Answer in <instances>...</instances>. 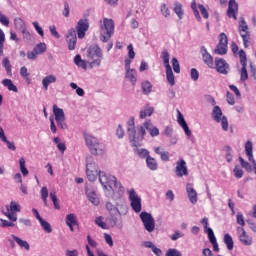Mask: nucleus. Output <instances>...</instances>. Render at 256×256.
Returning <instances> with one entry per match:
<instances>
[{
	"mask_svg": "<svg viewBox=\"0 0 256 256\" xmlns=\"http://www.w3.org/2000/svg\"><path fill=\"white\" fill-rule=\"evenodd\" d=\"M175 175L176 177H186L189 175V171L187 170V162H185L183 159L176 162Z\"/></svg>",
	"mask_w": 256,
	"mask_h": 256,
	"instance_id": "obj_13",
	"label": "nucleus"
},
{
	"mask_svg": "<svg viewBox=\"0 0 256 256\" xmlns=\"http://www.w3.org/2000/svg\"><path fill=\"white\" fill-rule=\"evenodd\" d=\"M19 165L22 175H24V177H27V175H29V170H27V168L25 167V158H20Z\"/></svg>",
	"mask_w": 256,
	"mask_h": 256,
	"instance_id": "obj_48",
	"label": "nucleus"
},
{
	"mask_svg": "<svg viewBox=\"0 0 256 256\" xmlns=\"http://www.w3.org/2000/svg\"><path fill=\"white\" fill-rule=\"evenodd\" d=\"M198 9L200 10V13L204 19H209V12H207V8H205L204 5L199 4Z\"/></svg>",
	"mask_w": 256,
	"mask_h": 256,
	"instance_id": "obj_55",
	"label": "nucleus"
},
{
	"mask_svg": "<svg viewBox=\"0 0 256 256\" xmlns=\"http://www.w3.org/2000/svg\"><path fill=\"white\" fill-rule=\"evenodd\" d=\"M129 59H135V50H133V44L127 46Z\"/></svg>",
	"mask_w": 256,
	"mask_h": 256,
	"instance_id": "obj_63",
	"label": "nucleus"
},
{
	"mask_svg": "<svg viewBox=\"0 0 256 256\" xmlns=\"http://www.w3.org/2000/svg\"><path fill=\"white\" fill-rule=\"evenodd\" d=\"M19 165L22 175H24V177H27V175H29V170H27V168L25 167V158H20Z\"/></svg>",
	"mask_w": 256,
	"mask_h": 256,
	"instance_id": "obj_49",
	"label": "nucleus"
},
{
	"mask_svg": "<svg viewBox=\"0 0 256 256\" xmlns=\"http://www.w3.org/2000/svg\"><path fill=\"white\" fill-rule=\"evenodd\" d=\"M87 57L90 62V67H99L101 61L103 60V52L101 47L98 45H93L88 48Z\"/></svg>",
	"mask_w": 256,
	"mask_h": 256,
	"instance_id": "obj_2",
	"label": "nucleus"
},
{
	"mask_svg": "<svg viewBox=\"0 0 256 256\" xmlns=\"http://www.w3.org/2000/svg\"><path fill=\"white\" fill-rule=\"evenodd\" d=\"M99 169L97 167V163L90 162L86 164V175L88 181H97V177H99Z\"/></svg>",
	"mask_w": 256,
	"mask_h": 256,
	"instance_id": "obj_9",
	"label": "nucleus"
},
{
	"mask_svg": "<svg viewBox=\"0 0 256 256\" xmlns=\"http://www.w3.org/2000/svg\"><path fill=\"white\" fill-rule=\"evenodd\" d=\"M233 171H234V177H236V179H241L243 177V169H241L239 165L235 166Z\"/></svg>",
	"mask_w": 256,
	"mask_h": 256,
	"instance_id": "obj_54",
	"label": "nucleus"
},
{
	"mask_svg": "<svg viewBox=\"0 0 256 256\" xmlns=\"http://www.w3.org/2000/svg\"><path fill=\"white\" fill-rule=\"evenodd\" d=\"M151 91H153V85H151V82L149 81L142 82V92L144 93V95L151 94Z\"/></svg>",
	"mask_w": 256,
	"mask_h": 256,
	"instance_id": "obj_41",
	"label": "nucleus"
},
{
	"mask_svg": "<svg viewBox=\"0 0 256 256\" xmlns=\"http://www.w3.org/2000/svg\"><path fill=\"white\" fill-rule=\"evenodd\" d=\"M160 9H161V13H162V15H164V17L171 16V11L169 10V7H167V4H162Z\"/></svg>",
	"mask_w": 256,
	"mask_h": 256,
	"instance_id": "obj_57",
	"label": "nucleus"
},
{
	"mask_svg": "<svg viewBox=\"0 0 256 256\" xmlns=\"http://www.w3.org/2000/svg\"><path fill=\"white\" fill-rule=\"evenodd\" d=\"M208 239L213 246V251L219 253V244L217 243V238H215V233H213V229L211 228H208Z\"/></svg>",
	"mask_w": 256,
	"mask_h": 256,
	"instance_id": "obj_23",
	"label": "nucleus"
},
{
	"mask_svg": "<svg viewBox=\"0 0 256 256\" xmlns=\"http://www.w3.org/2000/svg\"><path fill=\"white\" fill-rule=\"evenodd\" d=\"M237 233H238L239 241L242 245H245L246 247L253 245V238L247 235L245 228L241 226L237 227Z\"/></svg>",
	"mask_w": 256,
	"mask_h": 256,
	"instance_id": "obj_11",
	"label": "nucleus"
},
{
	"mask_svg": "<svg viewBox=\"0 0 256 256\" xmlns=\"http://www.w3.org/2000/svg\"><path fill=\"white\" fill-rule=\"evenodd\" d=\"M95 223L98 227H101V229H107V223L103 221V217L100 216L96 218Z\"/></svg>",
	"mask_w": 256,
	"mask_h": 256,
	"instance_id": "obj_59",
	"label": "nucleus"
},
{
	"mask_svg": "<svg viewBox=\"0 0 256 256\" xmlns=\"http://www.w3.org/2000/svg\"><path fill=\"white\" fill-rule=\"evenodd\" d=\"M237 13H239V4L235 0H230L228 3L227 17L237 21Z\"/></svg>",
	"mask_w": 256,
	"mask_h": 256,
	"instance_id": "obj_16",
	"label": "nucleus"
},
{
	"mask_svg": "<svg viewBox=\"0 0 256 256\" xmlns=\"http://www.w3.org/2000/svg\"><path fill=\"white\" fill-rule=\"evenodd\" d=\"M115 33V22L113 19L104 18L100 26V39L103 43H107L111 39V35Z\"/></svg>",
	"mask_w": 256,
	"mask_h": 256,
	"instance_id": "obj_1",
	"label": "nucleus"
},
{
	"mask_svg": "<svg viewBox=\"0 0 256 256\" xmlns=\"http://www.w3.org/2000/svg\"><path fill=\"white\" fill-rule=\"evenodd\" d=\"M39 223L45 231V233H51L53 231V228H51V224L45 221L44 219H40Z\"/></svg>",
	"mask_w": 256,
	"mask_h": 256,
	"instance_id": "obj_45",
	"label": "nucleus"
},
{
	"mask_svg": "<svg viewBox=\"0 0 256 256\" xmlns=\"http://www.w3.org/2000/svg\"><path fill=\"white\" fill-rule=\"evenodd\" d=\"M239 161H240V165L243 169H245V171H247L248 173H251V171H253V167L251 166V164L247 161H245V159H243V157H239Z\"/></svg>",
	"mask_w": 256,
	"mask_h": 256,
	"instance_id": "obj_42",
	"label": "nucleus"
},
{
	"mask_svg": "<svg viewBox=\"0 0 256 256\" xmlns=\"http://www.w3.org/2000/svg\"><path fill=\"white\" fill-rule=\"evenodd\" d=\"M166 256H183V254H181L179 250L175 248H170L166 251Z\"/></svg>",
	"mask_w": 256,
	"mask_h": 256,
	"instance_id": "obj_56",
	"label": "nucleus"
},
{
	"mask_svg": "<svg viewBox=\"0 0 256 256\" xmlns=\"http://www.w3.org/2000/svg\"><path fill=\"white\" fill-rule=\"evenodd\" d=\"M169 52L167 50L162 51L161 59L163 60L165 69L171 67V64H169Z\"/></svg>",
	"mask_w": 256,
	"mask_h": 256,
	"instance_id": "obj_44",
	"label": "nucleus"
},
{
	"mask_svg": "<svg viewBox=\"0 0 256 256\" xmlns=\"http://www.w3.org/2000/svg\"><path fill=\"white\" fill-rule=\"evenodd\" d=\"M106 209L109 211L111 217H112V225H117V222L119 221L117 219V215L120 216L121 212H119V208H117L113 203L107 202L106 203Z\"/></svg>",
	"mask_w": 256,
	"mask_h": 256,
	"instance_id": "obj_18",
	"label": "nucleus"
},
{
	"mask_svg": "<svg viewBox=\"0 0 256 256\" xmlns=\"http://www.w3.org/2000/svg\"><path fill=\"white\" fill-rule=\"evenodd\" d=\"M236 221L238 225H241V227H245V218L243 217V214L241 212H238L236 216Z\"/></svg>",
	"mask_w": 256,
	"mask_h": 256,
	"instance_id": "obj_60",
	"label": "nucleus"
},
{
	"mask_svg": "<svg viewBox=\"0 0 256 256\" xmlns=\"http://www.w3.org/2000/svg\"><path fill=\"white\" fill-rule=\"evenodd\" d=\"M144 127L147 129V131H149L151 137H157L159 135V128L153 126L151 120L146 121L144 123Z\"/></svg>",
	"mask_w": 256,
	"mask_h": 256,
	"instance_id": "obj_25",
	"label": "nucleus"
},
{
	"mask_svg": "<svg viewBox=\"0 0 256 256\" xmlns=\"http://www.w3.org/2000/svg\"><path fill=\"white\" fill-rule=\"evenodd\" d=\"M174 13H176L178 19H183V15H185V12H183V4H181V2H175Z\"/></svg>",
	"mask_w": 256,
	"mask_h": 256,
	"instance_id": "obj_31",
	"label": "nucleus"
},
{
	"mask_svg": "<svg viewBox=\"0 0 256 256\" xmlns=\"http://www.w3.org/2000/svg\"><path fill=\"white\" fill-rule=\"evenodd\" d=\"M224 243L228 251H233L234 243H233V237H231V234L224 235Z\"/></svg>",
	"mask_w": 256,
	"mask_h": 256,
	"instance_id": "obj_36",
	"label": "nucleus"
},
{
	"mask_svg": "<svg viewBox=\"0 0 256 256\" xmlns=\"http://www.w3.org/2000/svg\"><path fill=\"white\" fill-rule=\"evenodd\" d=\"M56 81H57V77H55V75H48L44 77L42 80V85L45 91L49 89V85H51V83H55Z\"/></svg>",
	"mask_w": 256,
	"mask_h": 256,
	"instance_id": "obj_26",
	"label": "nucleus"
},
{
	"mask_svg": "<svg viewBox=\"0 0 256 256\" xmlns=\"http://www.w3.org/2000/svg\"><path fill=\"white\" fill-rule=\"evenodd\" d=\"M220 123L223 131H229V122L226 116H223L222 118H220Z\"/></svg>",
	"mask_w": 256,
	"mask_h": 256,
	"instance_id": "obj_53",
	"label": "nucleus"
},
{
	"mask_svg": "<svg viewBox=\"0 0 256 256\" xmlns=\"http://www.w3.org/2000/svg\"><path fill=\"white\" fill-rule=\"evenodd\" d=\"M84 141L88 149L95 147L99 143V138L93 136V134L83 132Z\"/></svg>",
	"mask_w": 256,
	"mask_h": 256,
	"instance_id": "obj_20",
	"label": "nucleus"
},
{
	"mask_svg": "<svg viewBox=\"0 0 256 256\" xmlns=\"http://www.w3.org/2000/svg\"><path fill=\"white\" fill-rule=\"evenodd\" d=\"M2 85H4V87H7L8 91H14V93H17V86L13 84V81H11V79H4L2 81Z\"/></svg>",
	"mask_w": 256,
	"mask_h": 256,
	"instance_id": "obj_37",
	"label": "nucleus"
},
{
	"mask_svg": "<svg viewBox=\"0 0 256 256\" xmlns=\"http://www.w3.org/2000/svg\"><path fill=\"white\" fill-rule=\"evenodd\" d=\"M0 23L5 27H9V18H7V16L3 15V13L1 12H0Z\"/></svg>",
	"mask_w": 256,
	"mask_h": 256,
	"instance_id": "obj_62",
	"label": "nucleus"
},
{
	"mask_svg": "<svg viewBox=\"0 0 256 256\" xmlns=\"http://www.w3.org/2000/svg\"><path fill=\"white\" fill-rule=\"evenodd\" d=\"M112 177L115 176L107 175L105 172H99V182L101 183L102 187H104V189H107V187H111V183H113Z\"/></svg>",
	"mask_w": 256,
	"mask_h": 256,
	"instance_id": "obj_19",
	"label": "nucleus"
},
{
	"mask_svg": "<svg viewBox=\"0 0 256 256\" xmlns=\"http://www.w3.org/2000/svg\"><path fill=\"white\" fill-rule=\"evenodd\" d=\"M226 99L229 105H233L235 103V96H233L229 91L226 93Z\"/></svg>",
	"mask_w": 256,
	"mask_h": 256,
	"instance_id": "obj_64",
	"label": "nucleus"
},
{
	"mask_svg": "<svg viewBox=\"0 0 256 256\" xmlns=\"http://www.w3.org/2000/svg\"><path fill=\"white\" fill-rule=\"evenodd\" d=\"M140 219L148 233H153V231H155V219L151 214L148 212H142L140 213Z\"/></svg>",
	"mask_w": 256,
	"mask_h": 256,
	"instance_id": "obj_7",
	"label": "nucleus"
},
{
	"mask_svg": "<svg viewBox=\"0 0 256 256\" xmlns=\"http://www.w3.org/2000/svg\"><path fill=\"white\" fill-rule=\"evenodd\" d=\"M166 79L171 87L175 85V75L173 74V69L171 67L166 68Z\"/></svg>",
	"mask_w": 256,
	"mask_h": 256,
	"instance_id": "obj_35",
	"label": "nucleus"
},
{
	"mask_svg": "<svg viewBox=\"0 0 256 256\" xmlns=\"http://www.w3.org/2000/svg\"><path fill=\"white\" fill-rule=\"evenodd\" d=\"M155 111L153 107H146L144 110L140 111V119H145L146 117H151Z\"/></svg>",
	"mask_w": 256,
	"mask_h": 256,
	"instance_id": "obj_39",
	"label": "nucleus"
},
{
	"mask_svg": "<svg viewBox=\"0 0 256 256\" xmlns=\"http://www.w3.org/2000/svg\"><path fill=\"white\" fill-rule=\"evenodd\" d=\"M156 155H160L162 161H169V152H162L161 147L155 148Z\"/></svg>",
	"mask_w": 256,
	"mask_h": 256,
	"instance_id": "obj_46",
	"label": "nucleus"
},
{
	"mask_svg": "<svg viewBox=\"0 0 256 256\" xmlns=\"http://www.w3.org/2000/svg\"><path fill=\"white\" fill-rule=\"evenodd\" d=\"M229 43V40L227 38V34L220 33L219 35V43L216 46L215 53L216 55H227V45Z\"/></svg>",
	"mask_w": 256,
	"mask_h": 256,
	"instance_id": "obj_8",
	"label": "nucleus"
},
{
	"mask_svg": "<svg viewBox=\"0 0 256 256\" xmlns=\"http://www.w3.org/2000/svg\"><path fill=\"white\" fill-rule=\"evenodd\" d=\"M50 199L52 200V203H53L55 209H57V210L61 209V205L59 204V199H57V193L51 192Z\"/></svg>",
	"mask_w": 256,
	"mask_h": 256,
	"instance_id": "obj_47",
	"label": "nucleus"
},
{
	"mask_svg": "<svg viewBox=\"0 0 256 256\" xmlns=\"http://www.w3.org/2000/svg\"><path fill=\"white\" fill-rule=\"evenodd\" d=\"M126 79L131 81L132 85H135L137 83V72L135 69H126Z\"/></svg>",
	"mask_w": 256,
	"mask_h": 256,
	"instance_id": "obj_28",
	"label": "nucleus"
},
{
	"mask_svg": "<svg viewBox=\"0 0 256 256\" xmlns=\"http://www.w3.org/2000/svg\"><path fill=\"white\" fill-rule=\"evenodd\" d=\"M112 183H114L115 191H118L119 195H123L125 193V187L121 182L117 181V177H112Z\"/></svg>",
	"mask_w": 256,
	"mask_h": 256,
	"instance_id": "obj_30",
	"label": "nucleus"
},
{
	"mask_svg": "<svg viewBox=\"0 0 256 256\" xmlns=\"http://www.w3.org/2000/svg\"><path fill=\"white\" fill-rule=\"evenodd\" d=\"M6 209L11 213H19L21 211V206H19V203L12 201L9 206H6Z\"/></svg>",
	"mask_w": 256,
	"mask_h": 256,
	"instance_id": "obj_38",
	"label": "nucleus"
},
{
	"mask_svg": "<svg viewBox=\"0 0 256 256\" xmlns=\"http://www.w3.org/2000/svg\"><path fill=\"white\" fill-rule=\"evenodd\" d=\"M186 193L188 195L190 203H192V205H195L198 199H197V191L194 189L193 184L188 183L186 185Z\"/></svg>",
	"mask_w": 256,
	"mask_h": 256,
	"instance_id": "obj_21",
	"label": "nucleus"
},
{
	"mask_svg": "<svg viewBox=\"0 0 256 256\" xmlns=\"http://www.w3.org/2000/svg\"><path fill=\"white\" fill-rule=\"evenodd\" d=\"M223 116V111L221 110V107L214 106L212 111V117L216 123H221V117Z\"/></svg>",
	"mask_w": 256,
	"mask_h": 256,
	"instance_id": "obj_27",
	"label": "nucleus"
},
{
	"mask_svg": "<svg viewBox=\"0 0 256 256\" xmlns=\"http://www.w3.org/2000/svg\"><path fill=\"white\" fill-rule=\"evenodd\" d=\"M78 39H84L85 33L89 31V19H80L76 26Z\"/></svg>",
	"mask_w": 256,
	"mask_h": 256,
	"instance_id": "obj_10",
	"label": "nucleus"
},
{
	"mask_svg": "<svg viewBox=\"0 0 256 256\" xmlns=\"http://www.w3.org/2000/svg\"><path fill=\"white\" fill-rule=\"evenodd\" d=\"M178 113V117H177V121H178V125L183 126L185 124H187V122L185 121V118L183 117V114L181 113V111L177 110Z\"/></svg>",
	"mask_w": 256,
	"mask_h": 256,
	"instance_id": "obj_61",
	"label": "nucleus"
},
{
	"mask_svg": "<svg viewBox=\"0 0 256 256\" xmlns=\"http://www.w3.org/2000/svg\"><path fill=\"white\" fill-rule=\"evenodd\" d=\"M238 31L240 33V37L243 40L245 49H248L249 45H251V32L249 31L247 22H245V18H240Z\"/></svg>",
	"mask_w": 256,
	"mask_h": 256,
	"instance_id": "obj_3",
	"label": "nucleus"
},
{
	"mask_svg": "<svg viewBox=\"0 0 256 256\" xmlns=\"http://www.w3.org/2000/svg\"><path fill=\"white\" fill-rule=\"evenodd\" d=\"M147 167L150 168L151 171H157L159 165L157 164V160L155 158L148 156L146 158Z\"/></svg>",
	"mask_w": 256,
	"mask_h": 256,
	"instance_id": "obj_29",
	"label": "nucleus"
},
{
	"mask_svg": "<svg viewBox=\"0 0 256 256\" xmlns=\"http://www.w3.org/2000/svg\"><path fill=\"white\" fill-rule=\"evenodd\" d=\"M5 47V32L0 29V57H3V49Z\"/></svg>",
	"mask_w": 256,
	"mask_h": 256,
	"instance_id": "obj_50",
	"label": "nucleus"
},
{
	"mask_svg": "<svg viewBox=\"0 0 256 256\" xmlns=\"http://www.w3.org/2000/svg\"><path fill=\"white\" fill-rule=\"evenodd\" d=\"M200 53L202 55V60L204 61L205 65L209 67L210 69H213L215 66V63L213 62V56L207 51V48L205 46H202L200 49Z\"/></svg>",
	"mask_w": 256,
	"mask_h": 256,
	"instance_id": "obj_17",
	"label": "nucleus"
},
{
	"mask_svg": "<svg viewBox=\"0 0 256 256\" xmlns=\"http://www.w3.org/2000/svg\"><path fill=\"white\" fill-rule=\"evenodd\" d=\"M47 197H49V190L47 189V187L44 186L41 189V198H42V200L44 202L45 207L48 206V204H47Z\"/></svg>",
	"mask_w": 256,
	"mask_h": 256,
	"instance_id": "obj_51",
	"label": "nucleus"
},
{
	"mask_svg": "<svg viewBox=\"0 0 256 256\" xmlns=\"http://www.w3.org/2000/svg\"><path fill=\"white\" fill-rule=\"evenodd\" d=\"M53 115L60 129H63V130L69 129V126H67V123L65 122V111H63L62 108H58L57 104L53 105Z\"/></svg>",
	"mask_w": 256,
	"mask_h": 256,
	"instance_id": "obj_5",
	"label": "nucleus"
},
{
	"mask_svg": "<svg viewBox=\"0 0 256 256\" xmlns=\"http://www.w3.org/2000/svg\"><path fill=\"white\" fill-rule=\"evenodd\" d=\"M128 199L130 201V207H132L135 213H141V197L137 194L135 189L131 188L128 190Z\"/></svg>",
	"mask_w": 256,
	"mask_h": 256,
	"instance_id": "obj_4",
	"label": "nucleus"
},
{
	"mask_svg": "<svg viewBox=\"0 0 256 256\" xmlns=\"http://www.w3.org/2000/svg\"><path fill=\"white\" fill-rule=\"evenodd\" d=\"M215 69L218 73L222 75H227L229 73V65L227 61L223 58H216L215 59Z\"/></svg>",
	"mask_w": 256,
	"mask_h": 256,
	"instance_id": "obj_15",
	"label": "nucleus"
},
{
	"mask_svg": "<svg viewBox=\"0 0 256 256\" xmlns=\"http://www.w3.org/2000/svg\"><path fill=\"white\" fill-rule=\"evenodd\" d=\"M16 213L17 212H9V211H7L6 213H4V215L6 217H8V219L10 221H12V223H15V221H17V214Z\"/></svg>",
	"mask_w": 256,
	"mask_h": 256,
	"instance_id": "obj_58",
	"label": "nucleus"
},
{
	"mask_svg": "<svg viewBox=\"0 0 256 256\" xmlns=\"http://www.w3.org/2000/svg\"><path fill=\"white\" fill-rule=\"evenodd\" d=\"M145 135H147V132L145 131V124H143V126H138L137 129L135 130L134 137H129L133 147H137L135 141H143Z\"/></svg>",
	"mask_w": 256,
	"mask_h": 256,
	"instance_id": "obj_12",
	"label": "nucleus"
},
{
	"mask_svg": "<svg viewBox=\"0 0 256 256\" xmlns=\"http://www.w3.org/2000/svg\"><path fill=\"white\" fill-rule=\"evenodd\" d=\"M128 135L129 137H134L135 138V118H130L128 120Z\"/></svg>",
	"mask_w": 256,
	"mask_h": 256,
	"instance_id": "obj_34",
	"label": "nucleus"
},
{
	"mask_svg": "<svg viewBox=\"0 0 256 256\" xmlns=\"http://www.w3.org/2000/svg\"><path fill=\"white\" fill-rule=\"evenodd\" d=\"M85 191L89 201L92 202V205H99V197H97V193L89 188H85Z\"/></svg>",
	"mask_w": 256,
	"mask_h": 256,
	"instance_id": "obj_24",
	"label": "nucleus"
},
{
	"mask_svg": "<svg viewBox=\"0 0 256 256\" xmlns=\"http://www.w3.org/2000/svg\"><path fill=\"white\" fill-rule=\"evenodd\" d=\"M172 69L174 73H181V66L179 65V60L176 57L172 58Z\"/></svg>",
	"mask_w": 256,
	"mask_h": 256,
	"instance_id": "obj_52",
	"label": "nucleus"
},
{
	"mask_svg": "<svg viewBox=\"0 0 256 256\" xmlns=\"http://www.w3.org/2000/svg\"><path fill=\"white\" fill-rule=\"evenodd\" d=\"M66 225H79L77 222V216L73 213L66 216Z\"/></svg>",
	"mask_w": 256,
	"mask_h": 256,
	"instance_id": "obj_43",
	"label": "nucleus"
},
{
	"mask_svg": "<svg viewBox=\"0 0 256 256\" xmlns=\"http://www.w3.org/2000/svg\"><path fill=\"white\" fill-rule=\"evenodd\" d=\"M2 64H3V67L5 68V71L8 75V77H13L11 61H9V58H4L2 61Z\"/></svg>",
	"mask_w": 256,
	"mask_h": 256,
	"instance_id": "obj_33",
	"label": "nucleus"
},
{
	"mask_svg": "<svg viewBox=\"0 0 256 256\" xmlns=\"http://www.w3.org/2000/svg\"><path fill=\"white\" fill-rule=\"evenodd\" d=\"M91 155H105V144L101 143V141L97 142L95 146H92L89 149Z\"/></svg>",
	"mask_w": 256,
	"mask_h": 256,
	"instance_id": "obj_22",
	"label": "nucleus"
},
{
	"mask_svg": "<svg viewBox=\"0 0 256 256\" xmlns=\"http://www.w3.org/2000/svg\"><path fill=\"white\" fill-rule=\"evenodd\" d=\"M239 59H240V64L242 65V68L240 70V81L242 83H245L247 79H249V73L247 72V53L245 50H240L239 51Z\"/></svg>",
	"mask_w": 256,
	"mask_h": 256,
	"instance_id": "obj_6",
	"label": "nucleus"
},
{
	"mask_svg": "<svg viewBox=\"0 0 256 256\" xmlns=\"http://www.w3.org/2000/svg\"><path fill=\"white\" fill-rule=\"evenodd\" d=\"M33 50L36 55H43V53L47 51V45L45 43H39L33 48Z\"/></svg>",
	"mask_w": 256,
	"mask_h": 256,
	"instance_id": "obj_40",
	"label": "nucleus"
},
{
	"mask_svg": "<svg viewBox=\"0 0 256 256\" xmlns=\"http://www.w3.org/2000/svg\"><path fill=\"white\" fill-rule=\"evenodd\" d=\"M12 239H14V241H16L17 245H19V247H21V249H26V251H29L30 246L29 243L25 240H22L21 238L12 235Z\"/></svg>",
	"mask_w": 256,
	"mask_h": 256,
	"instance_id": "obj_32",
	"label": "nucleus"
},
{
	"mask_svg": "<svg viewBox=\"0 0 256 256\" xmlns=\"http://www.w3.org/2000/svg\"><path fill=\"white\" fill-rule=\"evenodd\" d=\"M66 42L68 43L69 51H74L77 45V32L75 28H71L66 36Z\"/></svg>",
	"mask_w": 256,
	"mask_h": 256,
	"instance_id": "obj_14",
	"label": "nucleus"
}]
</instances>
